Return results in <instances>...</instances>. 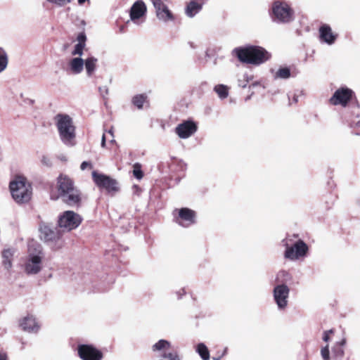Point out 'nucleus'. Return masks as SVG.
<instances>
[{"mask_svg":"<svg viewBox=\"0 0 360 360\" xmlns=\"http://www.w3.org/2000/svg\"><path fill=\"white\" fill-rule=\"evenodd\" d=\"M292 275L285 270L279 271L275 278V285L272 290L273 300L279 311H285L289 304Z\"/></svg>","mask_w":360,"mask_h":360,"instance_id":"1","label":"nucleus"},{"mask_svg":"<svg viewBox=\"0 0 360 360\" xmlns=\"http://www.w3.org/2000/svg\"><path fill=\"white\" fill-rule=\"evenodd\" d=\"M197 129V124L193 121L186 120L176 127L175 133L180 139H186L194 134Z\"/></svg>","mask_w":360,"mask_h":360,"instance_id":"16","label":"nucleus"},{"mask_svg":"<svg viewBox=\"0 0 360 360\" xmlns=\"http://www.w3.org/2000/svg\"><path fill=\"white\" fill-rule=\"evenodd\" d=\"M77 43L86 44V36L84 32H80L77 37Z\"/></svg>","mask_w":360,"mask_h":360,"instance_id":"38","label":"nucleus"},{"mask_svg":"<svg viewBox=\"0 0 360 360\" xmlns=\"http://www.w3.org/2000/svg\"><path fill=\"white\" fill-rule=\"evenodd\" d=\"M108 132L113 137V132L112 129H110Z\"/></svg>","mask_w":360,"mask_h":360,"instance_id":"47","label":"nucleus"},{"mask_svg":"<svg viewBox=\"0 0 360 360\" xmlns=\"http://www.w3.org/2000/svg\"><path fill=\"white\" fill-rule=\"evenodd\" d=\"M8 65V56L5 51L0 50V72H2Z\"/></svg>","mask_w":360,"mask_h":360,"instance_id":"31","label":"nucleus"},{"mask_svg":"<svg viewBox=\"0 0 360 360\" xmlns=\"http://www.w3.org/2000/svg\"><path fill=\"white\" fill-rule=\"evenodd\" d=\"M354 92L347 87H341L337 89L329 99V103L333 105L346 106L352 99Z\"/></svg>","mask_w":360,"mask_h":360,"instance_id":"14","label":"nucleus"},{"mask_svg":"<svg viewBox=\"0 0 360 360\" xmlns=\"http://www.w3.org/2000/svg\"><path fill=\"white\" fill-rule=\"evenodd\" d=\"M98 89L103 96H104V94L107 95L108 94V89L106 86L99 87Z\"/></svg>","mask_w":360,"mask_h":360,"instance_id":"41","label":"nucleus"},{"mask_svg":"<svg viewBox=\"0 0 360 360\" xmlns=\"http://www.w3.org/2000/svg\"><path fill=\"white\" fill-rule=\"evenodd\" d=\"M147 8L142 0H138L134 3L129 11L130 20L139 25L145 21Z\"/></svg>","mask_w":360,"mask_h":360,"instance_id":"13","label":"nucleus"},{"mask_svg":"<svg viewBox=\"0 0 360 360\" xmlns=\"http://www.w3.org/2000/svg\"><path fill=\"white\" fill-rule=\"evenodd\" d=\"M333 333V330H328L324 331L323 334V340L328 342L330 340L329 335Z\"/></svg>","mask_w":360,"mask_h":360,"instance_id":"39","label":"nucleus"},{"mask_svg":"<svg viewBox=\"0 0 360 360\" xmlns=\"http://www.w3.org/2000/svg\"><path fill=\"white\" fill-rule=\"evenodd\" d=\"M84 60L82 57L75 56L68 62L67 70L72 75H79L84 70Z\"/></svg>","mask_w":360,"mask_h":360,"instance_id":"18","label":"nucleus"},{"mask_svg":"<svg viewBox=\"0 0 360 360\" xmlns=\"http://www.w3.org/2000/svg\"><path fill=\"white\" fill-rule=\"evenodd\" d=\"M233 53L240 62L255 65L264 63L271 58L266 50L257 46L238 47L234 49Z\"/></svg>","mask_w":360,"mask_h":360,"instance_id":"3","label":"nucleus"},{"mask_svg":"<svg viewBox=\"0 0 360 360\" xmlns=\"http://www.w3.org/2000/svg\"><path fill=\"white\" fill-rule=\"evenodd\" d=\"M54 120L61 141L66 146H74L76 133L72 119L68 115L58 114Z\"/></svg>","mask_w":360,"mask_h":360,"instance_id":"5","label":"nucleus"},{"mask_svg":"<svg viewBox=\"0 0 360 360\" xmlns=\"http://www.w3.org/2000/svg\"><path fill=\"white\" fill-rule=\"evenodd\" d=\"M214 91L221 99H224L229 96V87L224 84L216 85L214 87Z\"/></svg>","mask_w":360,"mask_h":360,"instance_id":"28","label":"nucleus"},{"mask_svg":"<svg viewBox=\"0 0 360 360\" xmlns=\"http://www.w3.org/2000/svg\"><path fill=\"white\" fill-rule=\"evenodd\" d=\"M49 2L55 4L59 6H63L70 3L71 0H47Z\"/></svg>","mask_w":360,"mask_h":360,"instance_id":"37","label":"nucleus"},{"mask_svg":"<svg viewBox=\"0 0 360 360\" xmlns=\"http://www.w3.org/2000/svg\"><path fill=\"white\" fill-rule=\"evenodd\" d=\"M291 73L290 68L285 67L279 68L274 75V79H288L290 77Z\"/></svg>","mask_w":360,"mask_h":360,"instance_id":"29","label":"nucleus"},{"mask_svg":"<svg viewBox=\"0 0 360 360\" xmlns=\"http://www.w3.org/2000/svg\"><path fill=\"white\" fill-rule=\"evenodd\" d=\"M9 187L12 197L17 202H26L31 198V185L25 177H15V179L10 183Z\"/></svg>","mask_w":360,"mask_h":360,"instance_id":"7","label":"nucleus"},{"mask_svg":"<svg viewBox=\"0 0 360 360\" xmlns=\"http://www.w3.org/2000/svg\"><path fill=\"white\" fill-rule=\"evenodd\" d=\"M252 79V76L248 75V74H244L243 75V79H239L238 81V86L242 88H245L250 80Z\"/></svg>","mask_w":360,"mask_h":360,"instance_id":"33","label":"nucleus"},{"mask_svg":"<svg viewBox=\"0 0 360 360\" xmlns=\"http://www.w3.org/2000/svg\"><path fill=\"white\" fill-rule=\"evenodd\" d=\"M153 6L155 8V13L160 9L164 8L167 5L163 2L162 0H151Z\"/></svg>","mask_w":360,"mask_h":360,"instance_id":"36","label":"nucleus"},{"mask_svg":"<svg viewBox=\"0 0 360 360\" xmlns=\"http://www.w3.org/2000/svg\"><path fill=\"white\" fill-rule=\"evenodd\" d=\"M92 178L96 186L106 190L109 193L118 191L117 182L109 176L98 174L96 171H94Z\"/></svg>","mask_w":360,"mask_h":360,"instance_id":"12","label":"nucleus"},{"mask_svg":"<svg viewBox=\"0 0 360 360\" xmlns=\"http://www.w3.org/2000/svg\"><path fill=\"white\" fill-rule=\"evenodd\" d=\"M297 235L288 236L281 240V245L285 248L283 257L291 262L304 259L308 254L309 246L302 239L295 240Z\"/></svg>","mask_w":360,"mask_h":360,"instance_id":"2","label":"nucleus"},{"mask_svg":"<svg viewBox=\"0 0 360 360\" xmlns=\"http://www.w3.org/2000/svg\"><path fill=\"white\" fill-rule=\"evenodd\" d=\"M156 16L160 20L165 22L174 20V17L168 8L167 6H165L164 8L160 9V11H158L156 12Z\"/></svg>","mask_w":360,"mask_h":360,"instance_id":"22","label":"nucleus"},{"mask_svg":"<svg viewBox=\"0 0 360 360\" xmlns=\"http://www.w3.org/2000/svg\"><path fill=\"white\" fill-rule=\"evenodd\" d=\"M271 18L276 23H288L294 20V11L285 2L276 1L272 5Z\"/></svg>","mask_w":360,"mask_h":360,"instance_id":"8","label":"nucleus"},{"mask_svg":"<svg viewBox=\"0 0 360 360\" xmlns=\"http://www.w3.org/2000/svg\"><path fill=\"white\" fill-rule=\"evenodd\" d=\"M32 245H29V253L25 264V271L27 274H37L42 267V252L39 245L32 251Z\"/></svg>","mask_w":360,"mask_h":360,"instance_id":"9","label":"nucleus"},{"mask_svg":"<svg viewBox=\"0 0 360 360\" xmlns=\"http://www.w3.org/2000/svg\"><path fill=\"white\" fill-rule=\"evenodd\" d=\"M258 85H260V83L259 82H254L251 84L250 87L252 86V87H255L256 86H258Z\"/></svg>","mask_w":360,"mask_h":360,"instance_id":"46","label":"nucleus"},{"mask_svg":"<svg viewBox=\"0 0 360 360\" xmlns=\"http://www.w3.org/2000/svg\"><path fill=\"white\" fill-rule=\"evenodd\" d=\"M14 251L12 249L4 250L2 253L3 263L6 269L11 267V258L13 255Z\"/></svg>","mask_w":360,"mask_h":360,"instance_id":"27","label":"nucleus"},{"mask_svg":"<svg viewBox=\"0 0 360 360\" xmlns=\"http://www.w3.org/2000/svg\"><path fill=\"white\" fill-rule=\"evenodd\" d=\"M40 238L52 250H58L65 245L62 232L52 225L41 222L39 225Z\"/></svg>","mask_w":360,"mask_h":360,"instance_id":"6","label":"nucleus"},{"mask_svg":"<svg viewBox=\"0 0 360 360\" xmlns=\"http://www.w3.org/2000/svg\"><path fill=\"white\" fill-rule=\"evenodd\" d=\"M356 112H353V117L350 122V127L355 129L354 132L356 135H360V114L359 112V108H356Z\"/></svg>","mask_w":360,"mask_h":360,"instance_id":"25","label":"nucleus"},{"mask_svg":"<svg viewBox=\"0 0 360 360\" xmlns=\"http://www.w3.org/2000/svg\"><path fill=\"white\" fill-rule=\"evenodd\" d=\"M186 294V291L184 288L180 289L179 291L176 292V295L178 298H181L183 295Z\"/></svg>","mask_w":360,"mask_h":360,"instance_id":"42","label":"nucleus"},{"mask_svg":"<svg viewBox=\"0 0 360 360\" xmlns=\"http://www.w3.org/2000/svg\"><path fill=\"white\" fill-rule=\"evenodd\" d=\"M82 222L81 217L73 211H66L59 217L58 225L60 229L70 231L77 228Z\"/></svg>","mask_w":360,"mask_h":360,"instance_id":"11","label":"nucleus"},{"mask_svg":"<svg viewBox=\"0 0 360 360\" xmlns=\"http://www.w3.org/2000/svg\"><path fill=\"white\" fill-rule=\"evenodd\" d=\"M87 167L92 168L91 162L84 161L81 164L80 168L82 170L86 169Z\"/></svg>","mask_w":360,"mask_h":360,"instance_id":"40","label":"nucleus"},{"mask_svg":"<svg viewBox=\"0 0 360 360\" xmlns=\"http://www.w3.org/2000/svg\"><path fill=\"white\" fill-rule=\"evenodd\" d=\"M345 344V340H342L340 342H337L332 349L333 357L336 360H340L344 356L343 346Z\"/></svg>","mask_w":360,"mask_h":360,"instance_id":"24","label":"nucleus"},{"mask_svg":"<svg viewBox=\"0 0 360 360\" xmlns=\"http://www.w3.org/2000/svg\"><path fill=\"white\" fill-rule=\"evenodd\" d=\"M101 146L104 148L105 146V134L103 135L102 139H101Z\"/></svg>","mask_w":360,"mask_h":360,"instance_id":"44","label":"nucleus"},{"mask_svg":"<svg viewBox=\"0 0 360 360\" xmlns=\"http://www.w3.org/2000/svg\"><path fill=\"white\" fill-rule=\"evenodd\" d=\"M321 355L323 360H330L328 345L321 348Z\"/></svg>","mask_w":360,"mask_h":360,"instance_id":"35","label":"nucleus"},{"mask_svg":"<svg viewBox=\"0 0 360 360\" xmlns=\"http://www.w3.org/2000/svg\"><path fill=\"white\" fill-rule=\"evenodd\" d=\"M58 198L70 206H77L81 201L79 191L75 187L72 180L65 174L58 177Z\"/></svg>","mask_w":360,"mask_h":360,"instance_id":"4","label":"nucleus"},{"mask_svg":"<svg viewBox=\"0 0 360 360\" xmlns=\"http://www.w3.org/2000/svg\"><path fill=\"white\" fill-rule=\"evenodd\" d=\"M134 176L137 179H141L143 177V172L141 169V165L139 163H136L134 165V170H133Z\"/></svg>","mask_w":360,"mask_h":360,"instance_id":"34","label":"nucleus"},{"mask_svg":"<svg viewBox=\"0 0 360 360\" xmlns=\"http://www.w3.org/2000/svg\"><path fill=\"white\" fill-rule=\"evenodd\" d=\"M77 353L82 360H101L103 356V353L91 345H79Z\"/></svg>","mask_w":360,"mask_h":360,"instance_id":"15","label":"nucleus"},{"mask_svg":"<svg viewBox=\"0 0 360 360\" xmlns=\"http://www.w3.org/2000/svg\"><path fill=\"white\" fill-rule=\"evenodd\" d=\"M213 360H220V357H213Z\"/></svg>","mask_w":360,"mask_h":360,"instance_id":"48","label":"nucleus"},{"mask_svg":"<svg viewBox=\"0 0 360 360\" xmlns=\"http://www.w3.org/2000/svg\"><path fill=\"white\" fill-rule=\"evenodd\" d=\"M319 32L321 42L328 45L333 44L338 38V34L333 33L330 26L327 24L322 25L319 27Z\"/></svg>","mask_w":360,"mask_h":360,"instance_id":"17","label":"nucleus"},{"mask_svg":"<svg viewBox=\"0 0 360 360\" xmlns=\"http://www.w3.org/2000/svg\"><path fill=\"white\" fill-rule=\"evenodd\" d=\"M173 215L174 221L181 227L188 228L196 223V212L190 208L176 209Z\"/></svg>","mask_w":360,"mask_h":360,"instance_id":"10","label":"nucleus"},{"mask_svg":"<svg viewBox=\"0 0 360 360\" xmlns=\"http://www.w3.org/2000/svg\"><path fill=\"white\" fill-rule=\"evenodd\" d=\"M86 1H89V0H78V4L82 5Z\"/></svg>","mask_w":360,"mask_h":360,"instance_id":"45","label":"nucleus"},{"mask_svg":"<svg viewBox=\"0 0 360 360\" xmlns=\"http://www.w3.org/2000/svg\"><path fill=\"white\" fill-rule=\"evenodd\" d=\"M294 101H295V102H297V98H294Z\"/></svg>","mask_w":360,"mask_h":360,"instance_id":"49","label":"nucleus"},{"mask_svg":"<svg viewBox=\"0 0 360 360\" xmlns=\"http://www.w3.org/2000/svg\"><path fill=\"white\" fill-rule=\"evenodd\" d=\"M202 0H192L186 6L185 13L189 18L194 17L202 8Z\"/></svg>","mask_w":360,"mask_h":360,"instance_id":"20","label":"nucleus"},{"mask_svg":"<svg viewBox=\"0 0 360 360\" xmlns=\"http://www.w3.org/2000/svg\"><path fill=\"white\" fill-rule=\"evenodd\" d=\"M20 326L22 330L29 333H37L40 326L32 316H25L20 322Z\"/></svg>","mask_w":360,"mask_h":360,"instance_id":"19","label":"nucleus"},{"mask_svg":"<svg viewBox=\"0 0 360 360\" xmlns=\"http://www.w3.org/2000/svg\"><path fill=\"white\" fill-rule=\"evenodd\" d=\"M7 354L4 351H0V360H7Z\"/></svg>","mask_w":360,"mask_h":360,"instance_id":"43","label":"nucleus"},{"mask_svg":"<svg viewBox=\"0 0 360 360\" xmlns=\"http://www.w3.org/2000/svg\"><path fill=\"white\" fill-rule=\"evenodd\" d=\"M171 348L170 342L166 340H160L152 346V350L154 352H167Z\"/></svg>","mask_w":360,"mask_h":360,"instance_id":"23","label":"nucleus"},{"mask_svg":"<svg viewBox=\"0 0 360 360\" xmlns=\"http://www.w3.org/2000/svg\"><path fill=\"white\" fill-rule=\"evenodd\" d=\"M196 352L200 355L202 360L210 359V352L204 343H199L196 346Z\"/></svg>","mask_w":360,"mask_h":360,"instance_id":"26","label":"nucleus"},{"mask_svg":"<svg viewBox=\"0 0 360 360\" xmlns=\"http://www.w3.org/2000/svg\"><path fill=\"white\" fill-rule=\"evenodd\" d=\"M147 100V96L145 94H138L132 98V103L139 109H142L144 103Z\"/></svg>","mask_w":360,"mask_h":360,"instance_id":"30","label":"nucleus"},{"mask_svg":"<svg viewBox=\"0 0 360 360\" xmlns=\"http://www.w3.org/2000/svg\"><path fill=\"white\" fill-rule=\"evenodd\" d=\"M98 59L94 56H89L84 60V68L86 70V75L92 77L97 68Z\"/></svg>","mask_w":360,"mask_h":360,"instance_id":"21","label":"nucleus"},{"mask_svg":"<svg viewBox=\"0 0 360 360\" xmlns=\"http://www.w3.org/2000/svg\"><path fill=\"white\" fill-rule=\"evenodd\" d=\"M85 46L86 44H82L81 43H77V44H75L74 49L71 53L72 56L82 57Z\"/></svg>","mask_w":360,"mask_h":360,"instance_id":"32","label":"nucleus"}]
</instances>
